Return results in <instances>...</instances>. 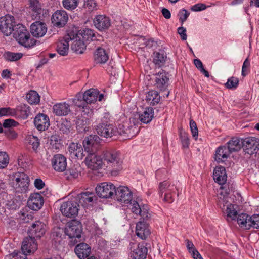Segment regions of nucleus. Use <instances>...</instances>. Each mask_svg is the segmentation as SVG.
<instances>
[{"instance_id": "obj_1", "label": "nucleus", "mask_w": 259, "mask_h": 259, "mask_svg": "<svg viewBox=\"0 0 259 259\" xmlns=\"http://www.w3.org/2000/svg\"><path fill=\"white\" fill-rule=\"evenodd\" d=\"M217 204L222 210L224 213L226 214L227 220H235L237 216V205H233L228 201V197L223 194V192H220L218 195Z\"/></svg>"}, {"instance_id": "obj_2", "label": "nucleus", "mask_w": 259, "mask_h": 259, "mask_svg": "<svg viewBox=\"0 0 259 259\" xmlns=\"http://www.w3.org/2000/svg\"><path fill=\"white\" fill-rule=\"evenodd\" d=\"M29 179L23 171H17V201H25L28 197Z\"/></svg>"}, {"instance_id": "obj_3", "label": "nucleus", "mask_w": 259, "mask_h": 259, "mask_svg": "<svg viewBox=\"0 0 259 259\" xmlns=\"http://www.w3.org/2000/svg\"><path fill=\"white\" fill-rule=\"evenodd\" d=\"M96 130L100 136L107 138L117 136L119 132L117 127L105 117L101 119V122L96 126Z\"/></svg>"}, {"instance_id": "obj_4", "label": "nucleus", "mask_w": 259, "mask_h": 259, "mask_svg": "<svg viewBox=\"0 0 259 259\" xmlns=\"http://www.w3.org/2000/svg\"><path fill=\"white\" fill-rule=\"evenodd\" d=\"M15 26V19L13 16L6 15L0 18V30L5 35H12L14 38H16Z\"/></svg>"}, {"instance_id": "obj_5", "label": "nucleus", "mask_w": 259, "mask_h": 259, "mask_svg": "<svg viewBox=\"0 0 259 259\" xmlns=\"http://www.w3.org/2000/svg\"><path fill=\"white\" fill-rule=\"evenodd\" d=\"M103 156L104 162L114 167L115 171H119L121 169L122 160L120 152L113 150H107L103 152Z\"/></svg>"}, {"instance_id": "obj_6", "label": "nucleus", "mask_w": 259, "mask_h": 259, "mask_svg": "<svg viewBox=\"0 0 259 259\" xmlns=\"http://www.w3.org/2000/svg\"><path fill=\"white\" fill-rule=\"evenodd\" d=\"M81 225L76 220L69 222L65 230V234L71 239L70 242L73 245L77 243V239L81 237Z\"/></svg>"}, {"instance_id": "obj_7", "label": "nucleus", "mask_w": 259, "mask_h": 259, "mask_svg": "<svg viewBox=\"0 0 259 259\" xmlns=\"http://www.w3.org/2000/svg\"><path fill=\"white\" fill-rule=\"evenodd\" d=\"M176 187L169 181H164L160 182L158 186V193L160 196L164 195L163 200L168 203H171L174 201L172 194L175 193Z\"/></svg>"}, {"instance_id": "obj_8", "label": "nucleus", "mask_w": 259, "mask_h": 259, "mask_svg": "<svg viewBox=\"0 0 259 259\" xmlns=\"http://www.w3.org/2000/svg\"><path fill=\"white\" fill-rule=\"evenodd\" d=\"M79 204L76 201L70 200L63 202L60 207L62 214L66 217H76L78 212Z\"/></svg>"}, {"instance_id": "obj_9", "label": "nucleus", "mask_w": 259, "mask_h": 259, "mask_svg": "<svg viewBox=\"0 0 259 259\" xmlns=\"http://www.w3.org/2000/svg\"><path fill=\"white\" fill-rule=\"evenodd\" d=\"M130 256L132 259H146L147 248L144 244L131 242L129 245Z\"/></svg>"}, {"instance_id": "obj_10", "label": "nucleus", "mask_w": 259, "mask_h": 259, "mask_svg": "<svg viewBox=\"0 0 259 259\" xmlns=\"http://www.w3.org/2000/svg\"><path fill=\"white\" fill-rule=\"evenodd\" d=\"M84 162L88 168L92 170L101 168L103 163V158L94 152L88 153Z\"/></svg>"}, {"instance_id": "obj_11", "label": "nucleus", "mask_w": 259, "mask_h": 259, "mask_svg": "<svg viewBox=\"0 0 259 259\" xmlns=\"http://www.w3.org/2000/svg\"><path fill=\"white\" fill-rule=\"evenodd\" d=\"M96 191L101 198H110L115 193V186L111 183L104 182L96 187Z\"/></svg>"}, {"instance_id": "obj_12", "label": "nucleus", "mask_w": 259, "mask_h": 259, "mask_svg": "<svg viewBox=\"0 0 259 259\" xmlns=\"http://www.w3.org/2000/svg\"><path fill=\"white\" fill-rule=\"evenodd\" d=\"M242 148L249 154L256 153L259 150V139L254 137L242 139Z\"/></svg>"}, {"instance_id": "obj_13", "label": "nucleus", "mask_w": 259, "mask_h": 259, "mask_svg": "<svg viewBox=\"0 0 259 259\" xmlns=\"http://www.w3.org/2000/svg\"><path fill=\"white\" fill-rule=\"evenodd\" d=\"M68 20L67 12L63 10H57L51 17V22L54 26L57 28L63 27Z\"/></svg>"}, {"instance_id": "obj_14", "label": "nucleus", "mask_w": 259, "mask_h": 259, "mask_svg": "<svg viewBox=\"0 0 259 259\" xmlns=\"http://www.w3.org/2000/svg\"><path fill=\"white\" fill-rule=\"evenodd\" d=\"M117 200L124 204H128L132 199V193L126 186H120L115 188V193Z\"/></svg>"}, {"instance_id": "obj_15", "label": "nucleus", "mask_w": 259, "mask_h": 259, "mask_svg": "<svg viewBox=\"0 0 259 259\" xmlns=\"http://www.w3.org/2000/svg\"><path fill=\"white\" fill-rule=\"evenodd\" d=\"M33 115L32 108L27 104H21L17 106V125L25 124L29 116Z\"/></svg>"}, {"instance_id": "obj_16", "label": "nucleus", "mask_w": 259, "mask_h": 259, "mask_svg": "<svg viewBox=\"0 0 259 259\" xmlns=\"http://www.w3.org/2000/svg\"><path fill=\"white\" fill-rule=\"evenodd\" d=\"M97 200V197L93 192H85L77 195V200L78 204L84 207L92 206Z\"/></svg>"}, {"instance_id": "obj_17", "label": "nucleus", "mask_w": 259, "mask_h": 259, "mask_svg": "<svg viewBox=\"0 0 259 259\" xmlns=\"http://www.w3.org/2000/svg\"><path fill=\"white\" fill-rule=\"evenodd\" d=\"M44 201L42 196L38 193L32 194L27 201L28 207L33 210L38 211L43 206Z\"/></svg>"}, {"instance_id": "obj_18", "label": "nucleus", "mask_w": 259, "mask_h": 259, "mask_svg": "<svg viewBox=\"0 0 259 259\" xmlns=\"http://www.w3.org/2000/svg\"><path fill=\"white\" fill-rule=\"evenodd\" d=\"M37 249V244L32 237H26L24 239L21 249L23 255H27L33 253Z\"/></svg>"}, {"instance_id": "obj_19", "label": "nucleus", "mask_w": 259, "mask_h": 259, "mask_svg": "<svg viewBox=\"0 0 259 259\" xmlns=\"http://www.w3.org/2000/svg\"><path fill=\"white\" fill-rule=\"evenodd\" d=\"M47 31V27L44 22L35 21L30 26V32L35 37L39 38L44 36Z\"/></svg>"}, {"instance_id": "obj_20", "label": "nucleus", "mask_w": 259, "mask_h": 259, "mask_svg": "<svg viewBox=\"0 0 259 259\" xmlns=\"http://www.w3.org/2000/svg\"><path fill=\"white\" fill-rule=\"evenodd\" d=\"M136 233L137 236L142 239H145L150 234L149 225L145 220L140 219L137 223Z\"/></svg>"}, {"instance_id": "obj_21", "label": "nucleus", "mask_w": 259, "mask_h": 259, "mask_svg": "<svg viewBox=\"0 0 259 259\" xmlns=\"http://www.w3.org/2000/svg\"><path fill=\"white\" fill-rule=\"evenodd\" d=\"M52 165L56 171H64L67 167L66 158L62 154H56L52 159Z\"/></svg>"}, {"instance_id": "obj_22", "label": "nucleus", "mask_w": 259, "mask_h": 259, "mask_svg": "<svg viewBox=\"0 0 259 259\" xmlns=\"http://www.w3.org/2000/svg\"><path fill=\"white\" fill-rule=\"evenodd\" d=\"M17 41L21 46L27 48L34 47L37 42L36 39L31 37L29 31L20 33L17 35Z\"/></svg>"}, {"instance_id": "obj_23", "label": "nucleus", "mask_w": 259, "mask_h": 259, "mask_svg": "<svg viewBox=\"0 0 259 259\" xmlns=\"http://www.w3.org/2000/svg\"><path fill=\"white\" fill-rule=\"evenodd\" d=\"M34 124L38 131H44L50 126L49 118L45 114L39 113L34 118Z\"/></svg>"}, {"instance_id": "obj_24", "label": "nucleus", "mask_w": 259, "mask_h": 259, "mask_svg": "<svg viewBox=\"0 0 259 259\" xmlns=\"http://www.w3.org/2000/svg\"><path fill=\"white\" fill-rule=\"evenodd\" d=\"M94 24L99 30L104 31L110 26L111 20L105 15H99L94 19Z\"/></svg>"}, {"instance_id": "obj_25", "label": "nucleus", "mask_w": 259, "mask_h": 259, "mask_svg": "<svg viewBox=\"0 0 259 259\" xmlns=\"http://www.w3.org/2000/svg\"><path fill=\"white\" fill-rule=\"evenodd\" d=\"M99 137L95 135H91L86 137L83 141L85 151L88 153L94 152L99 142Z\"/></svg>"}, {"instance_id": "obj_26", "label": "nucleus", "mask_w": 259, "mask_h": 259, "mask_svg": "<svg viewBox=\"0 0 259 259\" xmlns=\"http://www.w3.org/2000/svg\"><path fill=\"white\" fill-rule=\"evenodd\" d=\"M167 75L166 72L162 71L155 75V85L161 91H165L167 89L169 80Z\"/></svg>"}, {"instance_id": "obj_27", "label": "nucleus", "mask_w": 259, "mask_h": 259, "mask_svg": "<svg viewBox=\"0 0 259 259\" xmlns=\"http://www.w3.org/2000/svg\"><path fill=\"white\" fill-rule=\"evenodd\" d=\"M46 225L39 221H35L31 225L29 230V234L32 238H40L45 233Z\"/></svg>"}, {"instance_id": "obj_28", "label": "nucleus", "mask_w": 259, "mask_h": 259, "mask_svg": "<svg viewBox=\"0 0 259 259\" xmlns=\"http://www.w3.org/2000/svg\"><path fill=\"white\" fill-rule=\"evenodd\" d=\"M74 35L68 34L64 37V40L58 44L57 47V53L61 56H66L68 54L69 40L74 39Z\"/></svg>"}, {"instance_id": "obj_29", "label": "nucleus", "mask_w": 259, "mask_h": 259, "mask_svg": "<svg viewBox=\"0 0 259 259\" xmlns=\"http://www.w3.org/2000/svg\"><path fill=\"white\" fill-rule=\"evenodd\" d=\"M70 112V105L66 102L56 103L53 106V112L57 116H66Z\"/></svg>"}, {"instance_id": "obj_30", "label": "nucleus", "mask_w": 259, "mask_h": 259, "mask_svg": "<svg viewBox=\"0 0 259 259\" xmlns=\"http://www.w3.org/2000/svg\"><path fill=\"white\" fill-rule=\"evenodd\" d=\"M74 250L79 258L84 259L90 255L91 248L88 244L81 243L76 246Z\"/></svg>"}, {"instance_id": "obj_31", "label": "nucleus", "mask_w": 259, "mask_h": 259, "mask_svg": "<svg viewBox=\"0 0 259 259\" xmlns=\"http://www.w3.org/2000/svg\"><path fill=\"white\" fill-rule=\"evenodd\" d=\"M94 60L96 63L103 64L109 59V55L107 52L103 48L98 47L94 54Z\"/></svg>"}, {"instance_id": "obj_32", "label": "nucleus", "mask_w": 259, "mask_h": 259, "mask_svg": "<svg viewBox=\"0 0 259 259\" xmlns=\"http://www.w3.org/2000/svg\"><path fill=\"white\" fill-rule=\"evenodd\" d=\"M118 135L124 136L126 138L130 139L136 135L137 133V127L134 125H120Z\"/></svg>"}, {"instance_id": "obj_33", "label": "nucleus", "mask_w": 259, "mask_h": 259, "mask_svg": "<svg viewBox=\"0 0 259 259\" xmlns=\"http://www.w3.org/2000/svg\"><path fill=\"white\" fill-rule=\"evenodd\" d=\"M128 204L132 211L135 214H139L142 219L147 220L150 217L147 210L144 208L142 209L137 201L132 200Z\"/></svg>"}, {"instance_id": "obj_34", "label": "nucleus", "mask_w": 259, "mask_h": 259, "mask_svg": "<svg viewBox=\"0 0 259 259\" xmlns=\"http://www.w3.org/2000/svg\"><path fill=\"white\" fill-rule=\"evenodd\" d=\"M231 153L230 150L225 146H220L216 150L215 160L219 163L224 162Z\"/></svg>"}, {"instance_id": "obj_35", "label": "nucleus", "mask_w": 259, "mask_h": 259, "mask_svg": "<svg viewBox=\"0 0 259 259\" xmlns=\"http://www.w3.org/2000/svg\"><path fill=\"white\" fill-rule=\"evenodd\" d=\"M213 178L214 181L219 184H224L227 180L225 168L223 166L216 167L213 171Z\"/></svg>"}, {"instance_id": "obj_36", "label": "nucleus", "mask_w": 259, "mask_h": 259, "mask_svg": "<svg viewBox=\"0 0 259 259\" xmlns=\"http://www.w3.org/2000/svg\"><path fill=\"white\" fill-rule=\"evenodd\" d=\"M29 6L28 9L32 12V18H40L42 11L41 6L38 0H29ZM28 9V8H26Z\"/></svg>"}, {"instance_id": "obj_37", "label": "nucleus", "mask_w": 259, "mask_h": 259, "mask_svg": "<svg viewBox=\"0 0 259 259\" xmlns=\"http://www.w3.org/2000/svg\"><path fill=\"white\" fill-rule=\"evenodd\" d=\"M99 91L95 89L86 91L82 95V99L87 104L94 103L97 100Z\"/></svg>"}, {"instance_id": "obj_38", "label": "nucleus", "mask_w": 259, "mask_h": 259, "mask_svg": "<svg viewBox=\"0 0 259 259\" xmlns=\"http://www.w3.org/2000/svg\"><path fill=\"white\" fill-rule=\"evenodd\" d=\"M3 126L5 128H9L6 130L5 133L6 135L10 139H14L16 138L15 132L11 130L12 127L16 126V121L12 119H5L3 122Z\"/></svg>"}, {"instance_id": "obj_39", "label": "nucleus", "mask_w": 259, "mask_h": 259, "mask_svg": "<svg viewBox=\"0 0 259 259\" xmlns=\"http://www.w3.org/2000/svg\"><path fill=\"white\" fill-rule=\"evenodd\" d=\"M154 117V110L151 107L146 108L144 111L139 114V120L145 124L149 123Z\"/></svg>"}, {"instance_id": "obj_40", "label": "nucleus", "mask_w": 259, "mask_h": 259, "mask_svg": "<svg viewBox=\"0 0 259 259\" xmlns=\"http://www.w3.org/2000/svg\"><path fill=\"white\" fill-rule=\"evenodd\" d=\"M90 118L89 115H87V117L83 116L78 119L76 122V128L79 132L83 133L89 131Z\"/></svg>"}, {"instance_id": "obj_41", "label": "nucleus", "mask_w": 259, "mask_h": 259, "mask_svg": "<svg viewBox=\"0 0 259 259\" xmlns=\"http://www.w3.org/2000/svg\"><path fill=\"white\" fill-rule=\"evenodd\" d=\"M227 148L231 153L238 151L242 148V139L234 137L227 143Z\"/></svg>"}, {"instance_id": "obj_42", "label": "nucleus", "mask_w": 259, "mask_h": 259, "mask_svg": "<svg viewBox=\"0 0 259 259\" xmlns=\"http://www.w3.org/2000/svg\"><path fill=\"white\" fill-rule=\"evenodd\" d=\"M160 96L157 91L151 90L149 91L146 96V101L151 106L157 104L160 100Z\"/></svg>"}, {"instance_id": "obj_43", "label": "nucleus", "mask_w": 259, "mask_h": 259, "mask_svg": "<svg viewBox=\"0 0 259 259\" xmlns=\"http://www.w3.org/2000/svg\"><path fill=\"white\" fill-rule=\"evenodd\" d=\"M250 216L248 215L246 213H241L239 215L237 214V222L240 227L246 229H249V224Z\"/></svg>"}, {"instance_id": "obj_44", "label": "nucleus", "mask_w": 259, "mask_h": 259, "mask_svg": "<svg viewBox=\"0 0 259 259\" xmlns=\"http://www.w3.org/2000/svg\"><path fill=\"white\" fill-rule=\"evenodd\" d=\"M74 105L78 107H82L83 109L84 115H89L90 117H92L93 115V111L90 109L89 106L86 104L84 100H80L79 98H75L73 100Z\"/></svg>"}, {"instance_id": "obj_45", "label": "nucleus", "mask_w": 259, "mask_h": 259, "mask_svg": "<svg viewBox=\"0 0 259 259\" xmlns=\"http://www.w3.org/2000/svg\"><path fill=\"white\" fill-rule=\"evenodd\" d=\"M77 37L76 35L75 36L76 39L74 40L71 45V48L75 52L78 54H82L85 49L86 47L83 41L80 40V39H77Z\"/></svg>"}, {"instance_id": "obj_46", "label": "nucleus", "mask_w": 259, "mask_h": 259, "mask_svg": "<svg viewBox=\"0 0 259 259\" xmlns=\"http://www.w3.org/2000/svg\"><path fill=\"white\" fill-rule=\"evenodd\" d=\"M26 99L27 102L32 104H38L40 102V96L35 91L31 90L26 94Z\"/></svg>"}, {"instance_id": "obj_47", "label": "nucleus", "mask_w": 259, "mask_h": 259, "mask_svg": "<svg viewBox=\"0 0 259 259\" xmlns=\"http://www.w3.org/2000/svg\"><path fill=\"white\" fill-rule=\"evenodd\" d=\"M33 218V213L29 212L27 208L23 209L19 213V220L21 223H28L32 221Z\"/></svg>"}, {"instance_id": "obj_48", "label": "nucleus", "mask_w": 259, "mask_h": 259, "mask_svg": "<svg viewBox=\"0 0 259 259\" xmlns=\"http://www.w3.org/2000/svg\"><path fill=\"white\" fill-rule=\"evenodd\" d=\"M166 58V56L164 52H154L153 62L160 67L164 64Z\"/></svg>"}, {"instance_id": "obj_49", "label": "nucleus", "mask_w": 259, "mask_h": 259, "mask_svg": "<svg viewBox=\"0 0 259 259\" xmlns=\"http://www.w3.org/2000/svg\"><path fill=\"white\" fill-rule=\"evenodd\" d=\"M81 36L84 41H89L96 39V34L93 30L85 28L81 32Z\"/></svg>"}, {"instance_id": "obj_50", "label": "nucleus", "mask_w": 259, "mask_h": 259, "mask_svg": "<svg viewBox=\"0 0 259 259\" xmlns=\"http://www.w3.org/2000/svg\"><path fill=\"white\" fill-rule=\"evenodd\" d=\"M62 4L67 10H74L78 5V0H63Z\"/></svg>"}, {"instance_id": "obj_51", "label": "nucleus", "mask_w": 259, "mask_h": 259, "mask_svg": "<svg viewBox=\"0 0 259 259\" xmlns=\"http://www.w3.org/2000/svg\"><path fill=\"white\" fill-rule=\"evenodd\" d=\"M16 114V110L10 107L0 108V117L2 116H14Z\"/></svg>"}, {"instance_id": "obj_52", "label": "nucleus", "mask_w": 259, "mask_h": 259, "mask_svg": "<svg viewBox=\"0 0 259 259\" xmlns=\"http://www.w3.org/2000/svg\"><path fill=\"white\" fill-rule=\"evenodd\" d=\"M239 80L237 78L231 77L228 78L227 82L225 83V87L227 89H236L238 85Z\"/></svg>"}, {"instance_id": "obj_53", "label": "nucleus", "mask_w": 259, "mask_h": 259, "mask_svg": "<svg viewBox=\"0 0 259 259\" xmlns=\"http://www.w3.org/2000/svg\"><path fill=\"white\" fill-rule=\"evenodd\" d=\"M9 162L8 155L6 152H0V168L6 167Z\"/></svg>"}, {"instance_id": "obj_54", "label": "nucleus", "mask_w": 259, "mask_h": 259, "mask_svg": "<svg viewBox=\"0 0 259 259\" xmlns=\"http://www.w3.org/2000/svg\"><path fill=\"white\" fill-rule=\"evenodd\" d=\"M29 143L32 145L33 150L36 151L40 145V141L38 138L34 136H30L28 138Z\"/></svg>"}, {"instance_id": "obj_55", "label": "nucleus", "mask_w": 259, "mask_h": 259, "mask_svg": "<svg viewBox=\"0 0 259 259\" xmlns=\"http://www.w3.org/2000/svg\"><path fill=\"white\" fill-rule=\"evenodd\" d=\"M194 63L196 67L200 71L201 73H203L206 77H209V72L204 68L203 64L200 60L198 59H195L194 60Z\"/></svg>"}, {"instance_id": "obj_56", "label": "nucleus", "mask_w": 259, "mask_h": 259, "mask_svg": "<svg viewBox=\"0 0 259 259\" xmlns=\"http://www.w3.org/2000/svg\"><path fill=\"white\" fill-rule=\"evenodd\" d=\"M250 222L249 229L251 227L259 229V214L250 216Z\"/></svg>"}, {"instance_id": "obj_57", "label": "nucleus", "mask_w": 259, "mask_h": 259, "mask_svg": "<svg viewBox=\"0 0 259 259\" xmlns=\"http://www.w3.org/2000/svg\"><path fill=\"white\" fill-rule=\"evenodd\" d=\"M190 126L192 136L196 140L198 136V130L196 122L193 120H191Z\"/></svg>"}, {"instance_id": "obj_58", "label": "nucleus", "mask_w": 259, "mask_h": 259, "mask_svg": "<svg viewBox=\"0 0 259 259\" xmlns=\"http://www.w3.org/2000/svg\"><path fill=\"white\" fill-rule=\"evenodd\" d=\"M190 15V13L186 9H183L181 10L178 14L180 21L183 24L187 19Z\"/></svg>"}, {"instance_id": "obj_59", "label": "nucleus", "mask_w": 259, "mask_h": 259, "mask_svg": "<svg viewBox=\"0 0 259 259\" xmlns=\"http://www.w3.org/2000/svg\"><path fill=\"white\" fill-rule=\"evenodd\" d=\"M180 137L183 146L184 148H188L190 143L187 134L185 133H181Z\"/></svg>"}, {"instance_id": "obj_60", "label": "nucleus", "mask_w": 259, "mask_h": 259, "mask_svg": "<svg viewBox=\"0 0 259 259\" xmlns=\"http://www.w3.org/2000/svg\"><path fill=\"white\" fill-rule=\"evenodd\" d=\"M3 56L4 58L7 61H16V53H12L10 52H6L4 53Z\"/></svg>"}, {"instance_id": "obj_61", "label": "nucleus", "mask_w": 259, "mask_h": 259, "mask_svg": "<svg viewBox=\"0 0 259 259\" xmlns=\"http://www.w3.org/2000/svg\"><path fill=\"white\" fill-rule=\"evenodd\" d=\"M80 144L77 143H72L70 144L68 147V151L70 153V155L72 158H73V156L74 153L77 151V149L80 146Z\"/></svg>"}, {"instance_id": "obj_62", "label": "nucleus", "mask_w": 259, "mask_h": 259, "mask_svg": "<svg viewBox=\"0 0 259 259\" xmlns=\"http://www.w3.org/2000/svg\"><path fill=\"white\" fill-rule=\"evenodd\" d=\"M178 32L180 35L181 38L183 40L187 39L186 29L183 27H179Z\"/></svg>"}, {"instance_id": "obj_63", "label": "nucleus", "mask_w": 259, "mask_h": 259, "mask_svg": "<svg viewBox=\"0 0 259 259\" xmlns=\"http://www.w3.org/2000/svg\"><path fill=\"white\" fill-rule=\"evenodd\" d=\"M17 164L22 169H25L28 166V163L26 162V160L22 158L19 157L17 159Z\"/></svg>"}, {"instance_id": "obj_64", "label": "nucleus", "mask_w": 259, "mask_h": 259, "mask_svg": "<svg viewBox=\"0 0 259 259\" xmlns=\"http://www.w3.org/2000/svg\"><path fill=\"white\" fill-rule=\"evenodd\" d=\"M206 8V6L204 4L199 3L193 6L191 10L193 11H199L203 10Z\"/></svg>"}]
</instances>
